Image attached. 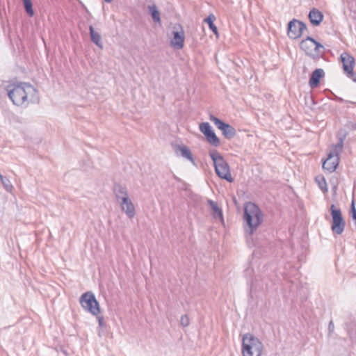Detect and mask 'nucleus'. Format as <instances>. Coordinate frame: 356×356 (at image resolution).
I'll use <instances>...</instances> for the list:
<instances>
[{
  "mask_svg": "<svg viewBox=\"0 0 356 356\" xmlns=\"http://www.w3.org/2000/svg\"><path fill=\"white\" fill-rule=\"evenodd\" d=\"M9 99L16 106H26L35 101L34 95L37 90L33 86L26 83L9 84L6 87Z\"/></svg>",
  "mask_w": 356,
  "mask_h": 356,
  "instance_id": "nucleus-1",
  "label": "nucleus"
},
{
  "mask_svg": "<svg viewBox=\"0 0 356 356\" xmlns=\"http://www.w3.org/2000/svg\"><path fill=\"white\" fill-rule=\"evenodd\" d=\"M243 220L245 232L252 235L263 221L262 212L256 204L250 202L245 205Z\"/></svg>",
  "mask_w": 356,
  "mask_h": 356,
  "instance_id": "nucleus-2",
  "label": "nucleus"
},
{
  "mask_svg": "<svg viewBox=\"0 0 356 356\" xmlns=\"http://www.w3.org/2000/svg\"><path fill=\"white\" fill-rule=\"evenodd\" d=\"M347 135V131L343 129H339L337 132L338 143L332 146V149L329 152L327 159L323 163V168L329 172H334L338 166L339 154L342 151L343 141L346 138Z\"/></svg>",
  "mask_w": 356,
  "mask_h": 356,
  "instance_id": "nucleus-3",
  "label": "nucleus"
},
{
  "mask_svg": "<svg viewBox=\"0 0 356 356\" xmlns=\"http://www.w3.org/2000/svg\"><path fill=\"white\" fill-rule=\"evenodd\" d=\"M263 344L260 340L252 335L245 334L242 339V353L243 356H261Z\"/></svg>",
  "mask_w": 356,
  "mask_h": 356,
  "instance_id": "nucleus-4",
  "label": "nucleus"
},
{
  "mask_svg": "<svg viewBox=\"0 0 356 356\" xmlns=\"http://www.w3.org/2000/svg\"><path fill=\"white\" fill-rule=\"evenodd\" d=\"M209 155L213 162L217 175L229 183L233 182L234 179L231 175L229 165L223 156L216 150L211 152Z\"/></svg>",
  "mask_w": 356,
  "mask_h": 356,
  "instance_id": "nucleus-5",
  "label": "nucleus"
},
{
  "mask_svg": "<svg viewBox=\"0 0 356 356\" xmlns=\"http://www.w3.org/2000/svg\"><path fill=\"white\" fill-rule=\"evenodd\" d=\"M300 49L313 59H318L323 54L324 47L310 36L302 40L300 44Z\"/></svg>",
  "mask_w": 356,
  "mask_h": 356,
  "instance_id": "nucleus-6",
  "label": "nucleus"
},
{
  "mask_svg": "<svg viewBox=\"0 0 356 356\" xmlns=\"http://www.w3.org/2000/svg\"><path fill=\"white\" fill-rule=\"evenodd\" d=\"M82 307L91 313L94 316H98L101 309L99 304L95 298V295L91 291H87L83 293L79 300Z\"/></svg>",
  "mask_w": 356,
  "mask_h": 356,
  "instance_id": "nucleus-7",
  "label": "nucleus"
},
{
  "mask_svg": "<svg viewBox=\"0 0 356 356\" xmlns=\"http://www.w3.org/2000/svg\"><path fill=\"white\" fill-rule=\"evenodd\" d=\"M330 214L332 218L331 230L334 234H341L346 226V221L343 218L340 209L336 208L334 204L330 206Z\"/></svg>",
  "mask_w": 356,
  "mask_h": 356,
  "instance_id": "nucleus-8",
  "label": "nucleus"
},
{
  "mask_svg": "<svg viewBox=\"0 0 356 356\" xmlns=\"http://www.w3.org/2000/svg\"><path fill=\"white\" fill-rule=\"evenodd\" d=\"M307 25L298 19H293L290 21L288 24V35L292 39H296L300 38L304 33V31H307Z\"/></svg>",
  "mask_w": 356,
  "mask_h": 356,
  "instance_id": "nucleus-9",
  "label": "nucleus"
},
{
  "mask_svg": "<svg viewBox=\"0 0 356 356\" xmlns=\"http://www.w3.org/2000/svg\"><path fill=\"white\" fill-rule=\"evenodd\" d=\"M341 60L343 63V70L350 78L354 75L353 67L355 65V58L348 53L343 52L341 56Z\"/></svg>",
  "mask_w": 356,
  "mask_h": 356,
  "instance_id": "nucleus-10",
  "label": "nucleus"
},
{
  "mask_svg": "<svg viewBox=\"0 0 356 356\" xmlns=\"http://www.w3.org/2000/svg\"><path fill=\"white\" fill-rule=\"evenodd\" d=\"M171 45L178 49H182L184 44V33L182 28L180 31H172V38L171 40Z\"/></svg>",
  "mask_w": 356,
  "mask_h": 356,
  "instance_id": "nucleus-11",
  "label": "nucleus"
},
{
  "mask_svg": "<svg viewBox=\"0 0 356 356\" xmlns=\"http://www.w3.org/2000/svg\"><path fill=\"white\" fill-rule=\"evenodd\" d=\"M325 73L322 69H316L312 74L309 81V86L312 88L317 87L320 83V80L323 77Z\"/></svg>",
  "mask_w": 356,
  "mask_h": 356,
  "instance_id": "nucleus-12",
  "label": "nucleus"
},
{
  "mask_svg": "<svg viewBox=\"0 0 356 356\" xmlns=\"http://www.w3.org/2000/svg\"><path fill=\"white\" fill-rule=\"evenodd\" d=\"M309 19L314 26H318L323 19V13L316 8H313L309 11Z\"/></svg>",
  "mask_w": 356,
  "mask_h": 356,
  "instance_id": "nucleus-13",
  "label": "nucleus"
},
{
  "mask_svg": "<svg viewBox=\"0 0 356 356\" xmlns=\"http://www.w3.org/2000/svg\"><path fill=\"white\" fill-rule=\"evenodd\" d=\"M175 152L178 154L180 153V155L184 158L187 159L191 161L193 164H195V161L193 159L192 153L190 149L186 145H176L175 147Z\"/></svg>",
  "mask_w": 356,
  "mask_h": 356,
  "instance_id": "nucleus-14",
  "label": "nucleus"
},
{
  "mask_svg": "<svg viewBox=\"0 0 356 356\" xmlns=\"http://www.w3.org/2000/svg\"><path fill=\"white\" fill-rule=\"evenodd\" d=\"M207 204L211 210L213 217L216 219L223 220L222 209L219 207L218 203L211 200H208Z\"/></svg>",
  "mask_w": 356,
  "mask_h": 356,
  "instance_id": "nucleus-15",
  "label": "nucleus"
},
{
  "mask_svg": "<svg viewBox=\"0 0 356 356\" xmlns=\"http://www.w3.org/2000/svg\"><path fill=\"white\" fill-rule=\"evenodd\" d=\"M113 193L117 202H120V198L122 197L129 195L127 187L120 184H115L113 186Z\"/></svg>",
  "mask_w": 356,
  "mask_h": 356,
  "instance_id": "nucleus-16",
  "label": "nucleus"
},
{
  "mask_svg": "<svg viewBox=\"0 0 356 356\" xmlns=\"http://www.w3.org/2000/svg\"><path fill=\"white\" fill-rule=\"evenodd\" d=\"M90 35L91 41L95 43L97 47L102 49L103 44L102 42V38L99 33L95 32L92 26H89Z\"/></svg>",
  "mask_w": 356,
  "mask_h": 356,
  "instance_id": "nucleus-17",
  "label": "nucleus"
},
{
  "mask_svg": "<svg viewBox=\"0 0 356 356\" xmlns=\"http://www.w3.org/2000/svg\"><path fill=\"white\" fill-rule=\"evenodd\" d=\"M220 131H222V135L227 139H231L234 138L236 134V129L232 126L227 123H226V124L222 127V129Z\"/></svg>",
  "mask_w": 356,
  "mask_h": 356,
  "instance_id": "nucleus-18",
  "label": "nucleus"
},
{
  "mask_svg": "<svg viewBox=\"0 0 356 356\" xmlns=\"http://www.w3.org/2000/svg\"><path fill=\"white\" fill-rule=\"evenodd\" d=\"M121 209L129 218H132L136 214L135 207L131 200L122 205Z\"/></svg>",
  "mask_w": 356,
  "mask_h": 356,
  "instance_id": "nucleus-19",
  "label": "nucleus"
},
{
  "mask_svg": "<svg viewBox=\"0 0 356 356\" xmlns=\"http://www.w3.org/2000/svg\"><path fill=\"white\" fill-rule=\"evenodd\" d=\"M216 20V17L213 14H210L207 17H206L204 19V22H206L208 25L209 29L212 31V32L218 36V28L214 24L213 22Z\"/></svg>",
  "mask_w": 356,
  "mask_h": 356,
  "instance_id": "nucleus-20",
  "label": "nucleus"
},
{
  "mask_svg": "<svg viewBox=\"0 0 356 356\" xmlns=\"http://www.w3.org/2000/svg\"><path fill=\"white\" fill-rule=\"evenodd\" d=\"M148 10L149 12V14L154 22H161V17H160V13L156 6V5L153 4L151 6H148Z\"/></svg>",
  "mask_w": 356,
  "mask_h": 356,
  "instance_id": "nucleus-21",
  "label": "nucleus"
},
{
  "mask_svg": "<svg viewBox=\"0 0 356 356\" xmlns=\"http://www.w3.org/2000/svg\"><path fill=\"white\" fill-rule=\"evenodd\" d=\"M207 140L213 146L218 147L220 144V139L217 137L215 132L211 131L210 133L204 136Z\"/></svg>",
  "mask_w": 356,
  "mask_h": 356,
  "instance_id": "nucleus-22",
  "label": "nucleus"
},
{
  "mask_svg": "<svg viewBox=\"0 0 356 356\" xmlns=\"http://www.w3.org/2000/svg\"><path fill=\"white\" fill-rule=\"evenodd\" d=\"M315 181L321 190L323 192L327 191V183L325 177L323 175H318L315 177Z\"/></svg>",
  "mask_w": 356,
  "mask_h": 356,
  "instance_id": "nucleus-23",
  "label": "nucleus"
},
{
  "mask_svg": "<svg viewBox=\"0 0 356 356\" xmlns=\"http://www.w3.org/2000/svg\"><path fill=\"white\" fill-rule=\"evenodd\" d=\"M24 9L29 16L33 17L34 15V11L33 9V3L31 0H22Z\"/></svg>",
  "mask_w": 356,
  "mask_h": 356,
  "instance_id": "nucleus-24",
  "label": "nucleus"
},
{
  "mask_svg": "<svg viewBox=\"0 0 356 356\" xmlns=\"http://www.w3.org/2000/svg\"><path fill=\"white\" fill-rule=\"evenodd\" d=\"M0 179H1V184L3 186V188L8 192H11L13 187V185H12L10 181L9 180V179L6 176H3L2 175H0Z\"/></svg>",
  "mask_w": 356,
  "mask_h": 356,
  "instance_id": "nucleus-25",
  "label": "nucleus"
},
{
  "mask_svg": "<svg viewBox=\"0 0 356 356\" xmlns=\"http://www.w3.org/2000/svg\"><path fill=\"white\" fill-rule=\"evenodd\" d=\"M209 120L213 122L215 125L217 127V128L220 130L222 129V127L226 124L225 122H224L220 119L218 118L217 117L214 116L213 115H210Z\"/></svg>",
  "mask_w": 356,
  "mask_h": 356,
  "instance_id": "nucleus-26",
  "label": "nucleus"
},
{
  "mask_svg": "<svg viewBox=\"0 0 356 356\" xmlns=\"http://www.w3.org/2000/svg\"><path fill=\"white\" fill-rule=\"evenodd\" d=\"M200 130L204 136L213 131L209 122H202L200 124Z\"/></svg>",
  "mask_w": 356,
  "mask_h": 356,
  "instance_id": "nucleus-27",
  "label": "nucleus"
},
{
  "mask_svg": "<svg viewBox=\"0 0 356 356\" xmlns=\"http://www.w3.org/2000/svg\"><path fill=\"white\" fill-rule=\"evenodd\" d=\"M351 217L353 219H356V208H355V200H353L350 205V211Z\"/></svg>",
  "mask_w": 356,
  "mask_h": 356,
  "instance_id": "nucleus-28",
  "label": "nucleus"
},
{
  "mask_svg": "<svg viewBox=\"0 0 356 356\" xmlns=\"http://www.w3.org/2000/svg\"><path fill=\"white\" fill-rule=\"evenodd\" d=\"M180 323L183 327H187L189 325V318L187 315L181 317Z\"/></svg>",
  "mask_w": 356,
  "mask_h": 356,
  "instance_id": "nucleus-29",
  "label": "nucleus"
},
{
  "mask_svg": "<svg viewBox=\"0 0 356 356\" xmlns=\"http://www.w3.org/2000/svg\"><path fill=\"white\" fill-rule=\"evenodd\" d=\"M130 200H131L129 199V195H128L127 196L122 197L121 198H120V202H118L120 204V207H122V205H124V204H127Z\"/></svg>",
  "mask_w": 356,
  "mask_h": 356,
  "instance_id": "nucleus-30",
  "label": "nucleus"
},
{
  "mask_svg": "<svg viewBox=\"0 0 356 356\" xmlns=\"http://www.w3.org/2000/svg\"><path fill=\"white\" fill-rule=\"evenodd\" d=\"M97 320H98V323H99V325L100 327H104L105 326V323H104V317L103 316H97Z\"/></svg>",
  "mask_w": 356,
  "mask_h": 356,
  "instance_id": "nucleus-31",
  "label": "nucleus"
},
{
  "mask_svg": "<svg viewBox=\"0 0 356 356\" xmlns=\"http://www.w3.org/2000/svg\"><path fill=\"white\" fill-rule=\"evenodd\" d=\"M334 326L332 321H330L328 325V330L330 332H332L334 331Z\"/></svg>",
  "mask_w": 356,
  "mask_h": 356,
  "instance_id": "nucleus-32",
  "label": "nucleus"
},
{
  "mask_svg": "<svg viewBox=\"0 0 356 356\" xmlns=\"http://www.w3.org/2000/svg\"><path fill=\"white\" fill-rule=\"evenodd\" d=\"M336 99H337L339 102H342L343 101V99H342V98H341V97H336Z\"/></svg>",
  "mask_w": 356,
  "mask_h": 356,
  "instance_id": "nucleus-33",
  "label": "nucleus"
},
{
  "mask_svg": "<svg viewBox=\"0 0 356 356\" xmlns=\"http://www.w3.org/2000/svg\"><path fill=\"white\" fill-rule=\"evenodd\" d=\"M174 179L178 181H181L179 177H177L176 175H174Z\"/></svg>",
  "mask_w": 356,
  "mask_h": 356,
  "instance_id": "nucleus-34",
  "label": "nucleus"
},
{
  "mask_svg": "<svg viewBox=\"0 0 356 356\" xmlns=\"http://www.w3.org/2000/svg\"><path fill=\"white\" fill-rule=\"evenodd\" d=\"M41 39L43 41V42L44 43V40H46V38H44V37L43 35H41Z\"/></svg>",
  "mask_w": 356,
  "mask_h": 356,
  "instance_id": "nucleus-35",
  "label": "nucleus"
},
{
  "mask_svg": "<svg viewBox=\"0 0 356 356\" xmlns=\"http://www.w3.org/2000/svg\"><path fill=\"white\" fill-rule=\"evenodd\" d=\"M41 39L43 41V42L44 43V40H46V38H44V37L43 35H41Z\"/></svg>",
  "mask_w": 356,
  "mask_h": 356,
  "instance_id": "nucleus-36",
  "label": "nucleus"
},
{
  "mask_svg": "<svg viewBox=\"0 0 356 356\" xmlns=\"http://www.w3.org/2000/svg\"><path fill=\"white\" fill-rule=\"evenodd\" d=\"M107 3H111L113 0H104Z\"/></svg>",
  "mask_w": 356,
  "mask_h": 356,
  "instance_id": "nucleus-37",
  "label": "nucleus"
},
{
  "mask_svg": "<svg viewBox=\"0 0 356 356\" xmlns=\"http://www.w3.org/2000/svg\"><path fill=\"white\" fill-rule=\"evenodd\" d=\"M353 81L356 82V77L353 79Z\"/></svg>",
  "mask_w": 356,
  "mask_h": 356,
  "instance_id": "nucleus-38",
  "label": "nucleus"
}]
</instances>
